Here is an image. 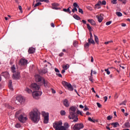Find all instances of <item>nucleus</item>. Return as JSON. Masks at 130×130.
<instances>
[{
	"instance_id": "13d9d810",
	"label": "nucleus",
	"mask_w": 130,
	"mask_h": 130,
	"mask_svg": "<svg viewBox=\"0 0 130 130\" xmlns=\"http://www.w3.org/2000/svg\"><path fill=\"white\" fill-rule=\"evenodd\" d=\"M42 73H43V74H46V73H47V71H46V70H42Z\"/></svg>"
},
{
	"instance_id": "37998d69",
	"label": "nucleus",
	"mask_w": 130,
	"mask_h": 130,
	"mask_svg": "<svg viewBox=\"0 0 130 130\" xmlns=\"http://www.w3.org/2000/svg\"><path fill=\"white\" fill-rule=\"evenodd\" d=\"M88 120L89 121H91V122H95V120L92 119V118H91V117H88Z\"/></svg>"
},
{
	"instance_id": "c85d7f7f",
	"label": "nucleus",
	"mask_w": 130,
	"mask_h": 130,
	"mask_svg": "<svg viewBox=\"0 0 130 130\" xmlns=\"http://www.w3.org/2000/svg\"><path fill=\"white\" fill-rule=\"evenodd\" d=\"M89 46H90V43L89 42L86 43L85 44H84L85 48H88Z\"/></svg>"
},
{
	"instance_id": "c03bdc74",
	"label": "nucleus",
	"mask_w": 130,
	"mask_h": 130,
	"mask_svg": "<svg viewBox=\"0 0 130 130\" xmlns=\"http://www.w3.org/2000/svg\"><path fill=\"white\" fill-rule=\"evenodd\" d=\"M96 105L99 108H101V107H102V105H101V104H100L99 103H97Z\"/></svg>"
},
{
	"instance_id": "39448f33",
	"label": "nucleus",
	"mask_w": 130,
	"mask_h": 130,
	"mask_svg": "<svg viewBox=\"0 0 130 130\" xmlns=\"http://www.w3.org/2000/svg\"><path fill=\"white\" fill-rule=\"evenodd\" d=\"M35 78H36V82H42V84L40 85H44V87H48V86H49V83H48V81H47V80H45V79L41 77V76H40V75H36L35 76Z\"/></svg>"
},
{
	"instance_id": "338daca9",
	"label": "nucleus",
	"mask_w": 130,
	"mask_h": 130,
	"mask_svg": "<svg viewBox=\"0 0 130 130\" xmlns=\"http://www.w3.org/2000/svg\"><path fill=\"white\" fill-rule=\"evenodd\" d=\"M91 90H92V92H93V93H96V91H95V90H94V88L93 87H92L91 88Z\"/></svg>"
},
{
	"instance_id": "5701e85b",
	"label": "nucleus",
	"mask_w": 130,
	"mask_h": 130,
	"mask_svg": "<svg viewBox=\"0 0 130 130\" xmlns=\"http://www.w3.org/2000/svg\"><path fill=\"white\" fill-rule=\"evenodd\" d=\"M73 17L74 18V19H76V20H81V18H80V16H79L77 14H74L73 15Z\"/></svg>"
},
{
	"instance_id": "a878e982",
	"label": "nucleus",
	"mask_w": 130,
	"mask_h": 130,
	"mask_svg": "<svg viewBox=\"0 0 130 130\" xmlns=\"http://www.w3.org/2000/svg\"><path fill=\"white\" fill-rule=\"evenodd\" d=\"M94 37L95 42H96V43H98V41H99V39H98V37H97V36H96L95 35H94Z\"/></svg>"
},
{
	"instance_id": "f3484780",
	"label": "nucleus",
	"mask_w": 130,
	"mask_h": 130,
	"mask_svg": "<svg viewBox=\"0 0 130 130\" xmlns=\"http://www.w3.org/2000/svg\"><path fill=\"white\" fill-rule=\"evenodd\" d=\"M49 120L48 114L44 117V123H48V120Z\"/></svg>"
},
{
	"instance_id": "603ef678",
	"label": "nucleus",
	"mask_w": 130,
	"mask_h": 130,
	"mask_svg": "<svg viewBox=\"0 0 130 130\" xmlns=\"http://www.w3.org/2000/svg\"><path fill=\"white\" fill-rule=\"evenodd\" d=\"M77 114H80V115H83L82 114V112H81V111H79V110H78L77 111Z\"/></svg>"
},
{
	"instance_id": "393cba45",
	"label": "nucleus",
	"mask_w": 130,
	"mask_h": 130,
	"mask_svg": "<svg viewBox=\"0 0 130 130\" xmlns=\"http://www.w3.org/2000/svg\"><path fill=\"white\" fill-rule=\"evenodd\" d=\"M24 91H25V92H26L27 93H32V90L30 89H29L28 88H26L24 90Z\"/></svg>"
},
{
	"instance_id": "b1692460",
	"label": "nucleus",
	"mask_w": 130,
	"mask_h": 130,
	"mask_svg": "<svg viewBox=\"0 0 130 130\" xmlns=\"http://www.w3.org/2000/svg\"><path fill=\"white\" fill-rule=\"evenodd\" d=\"M63 12H65L66 13H69V14H71L72 13V11L70 10V8L67 9H63Z\"/></svg>"
},
{
	"instance_id": "0e129e2a",
	"label": "nucleus",
	"mask_w": 130,
	"mask_h": 130,
	"mask_svg": "<svg viewBox=\"0 0 130 130\" xmlns=\"http://www.w3.org/2000/svg\"><path fill=\"white\" fill-rule=\"evenodd\" d=\"M63 55V53H60L59 54V56H60V57H61V56H62Z\"/></svg>"
},
{
	"instance_id": "423d86ee",
	"label": "nucleus",
	"mask_w": 130,
	"mask_h": 130,
	"mask_svg": "<svg viewBox=\"0 0 130 130\" xmlns=\"http://www.w3.org/2000/svg\"><path fill=\"white\" fill-rule=\"evenodd\" d=\"M27 64H28L27 60L24 58H21L20 59L19 61V66L20 67V70H25V69H26V67H27Z\"/></svg>"
},
{
	"instance_id": "4c0bfd02",
	"label": "nucleus",
	"mask_w": 130,
	"mask_h": 130,
	"mask_svg": "<svg viewBox=\"0 0 130 130\" xmlns=\"http://www.w3.org/2000/svg\"><path fill=\"white\" fill-rule=\"evenodd\" d=\"M73 6L74 7V8H78V9L79 8V6L78 5V4H77V3H74L73 4Z\"/></svg>"
},
{
	"instance_id": "a19ab883",
	"label": "nucleus",
	"mask_w": 130,
	"mask_h": 130,
	"mask_svg": "<svg viewBox=\"0 0 130 130\" xmlns=\"http://www.w3.org/2000/svg\"><path fill=\"white\" fill-rule=\"evenodd\" d=\"M75 12H78L77 8H74V9H72V13H75Z\"/></svg>"
},
{
	"instance_id": "20e7f679",
	"label": "nucleus",
	"mask_w": 130,
	"mask_h": 130,
	"mask_svg": "<svg viewBox=\"0 0 130 130\" xmlns=\"http://www.w3.org/2000/svg\"><path fill=\"white\" fill-rule=\"evenodd\" d=\"M77 108L72 106L69 109L70 115L68 116L70 119H75V118L77 117Z\"/></svg>"
},
{
	"instance_id": "ddd939ff",
	"label": "nucleus",
	"mask_w": 130,
	"mask_h": 130,
	"mask_svg": "<svg viewBox=\"0 0 130 130\" xmlns=\"http://www.w3.org/2000/svg\"><path fill=\"white\" fill-rule=\"evenodd\" d=\"M94 9H101V1H99L94 6Z\"/></svg>"
},
{
	"instance_id": "5fc2aeb1",
	"label": "nucleus",
	"mask_w": 130,
	"mask_h": 130,
	"mask_svg": "<svg viewBox=\"0 0 130 130\" xmlns=\"http://www.w3.org/2000/svg\"><path fill=\"white\" fill-rule=\"evenodd\" d=\"M55 72L56 73H59V70L57 68H55Z\"/></svg>"
},
{
	"instance_id": "ea45409f",
	"label": "nucleus",
	"mask_w": 130,
	"mask_h": 130,
	"mask_svg": "<svg viewBox=\"0 0 130 130\" xmlns=\"http://www.w3.org/2000/svg\"><path fill=\"white\" fill-rule=\"evenodd\" d=\"M105 72H106L107 75H110V71L108 69H105Z\"/></svg>"
},
{
	"instance_id": "79ce46f5",
	"label": "nucleus",
	"mask_w": 130,
	"mask_h": 130,
	"mask_svg": "<svg viewBox=\"0 0 130 130\" xmlns=\"http://www.w3.org/2000/svg\"><path fill=\"white\" fill-rule=\"evenodd\" d=\"M86 25H87V29L88 30H91L92 29V27H91V26H90V24H87Z\"/></svg>"
},
{
	"instance_id": "c756f323",
	"label": "nucleus",
	"mask_w": 130,
	"mask_h": 130,
	"mask_svg": "<svg viewBox=\"0 0 130 130\" xmlns=\"http://www.w3.org/2000/svg\"><path fill=\"white\" fill-rule=\"evenodd\" d=\"M116 15H117V16H118V17H121L122 16V13H121V12H117L116 13Z\"/></svg>"
},
{
	"instance_id": "a18cd8bd",
	"label": "nucleus",
	"mask_w": 130,
	"mask_h": 130,
	"mask_svg": "<svg viewBox=\"0 0 130 130\" xmlns=\"http://www.w3.org/2000/svg\"><path fill=\"white\" fill-rule=\"evenodd\" d=\"M112 116H108L107 118L108 120H111V119H112Z\"/></svg>"
},
{
	"instance_id": "052dcab7",
	"label": "nucleus",
	"mask_w": 130,
	"mask_h": 130,
	"mask_svg": "<svg viewBox=\"0 0 130 130\" xmlns=\"http://www.w3.org/2000/svg\"><path fill=\"white\" fill-rule=\"evenodd\" d=\"M51 27H52L53 28H54V27H55L54 23H51Z\"/></svg>"
},
{
	"instance_id": "412c9836",
	"label": "nucleus",
	"mask_w": 130,
	"mask_h": 130,
	"mask_svg": "<svg viewBox=\"0 0 130 130\" xmlns=\"http://www.w3.org/2000/svg\"><path fill=\"white\" fill-rule=\"evenodd\" d=\"M124 126L127 127V128H129L130 127V122L129 121H127L124 123Z\"/></svg>"
},
{
	"instance_id": "4d7b16f0",
	"label": "nucleus",
	"mask_w": 130,
	"mask_h": 130,
	"mask_svg": "<svg viewBox=\"0 0 130 130\" xmlns=\"http://www.w3.org/2000/svg\"><path fill=\"white\" fill-rule=\"evenodd\" d=\"M104 99L105 100V102H106V101H107V99H108V98H107V96H104Z\"/></svg>"
},
{
	"instance_id": "680f3d73",
	"label": "nucleus",
	"mask_w": 130,
	"mask_h": 130,
	"mask_svg": "<svg viewBox=\"0 0 130 130\" xmlns=\"http://www.w3.org/2000/svg\"><path fill=\"white\" fill-rule=\"evenodd\" d=\"M51 90H52V92L53 94L55 93V90L54 89H53V88H52Z\"/></svg>"
},
{
	"instance_id": "9d476101",
	"label": "nucleus",
	"mask_w": 130,
	"mask_h": 130,
	"mask_svg": "<svg viewBox=\"0 0 130 130\" xmlns=\"http://www.w3.org/2000/svg\"><path fill=\"white\" fill-rule=\"evenodd\" d=\"M57 7H59V4L57 3L52 4V9H53V10H60V9L57 8Z\"/></svg>"
},
{
	"instance_id": "aec40b11",
	"label": "nucleus",
	"mask_w": 130,
	"mask_h": 130,
	"mask_svg": "<svg viewBox=\"0 0 130 130\" xmlns=\"http://www.w3.org/2000/svg\"><path fill=\"white\" fill-rule=\"evenodd\" d=\"M88 42L90 44H95V42H94V40H93V39H88Z\"/></svg>"
},
{
	"instance_id": "4be33fe9",
	"label": "nucleus",
	"mask_w": 130,
	"mask_h": 130,
	"mask_svg": "<svg viewBox=\"0 0 130 130\" xmlns=\"http://www.w3.org/2000/svg\"><path fill=\"white\" fill-rule=\"evenodd\" d=\"M111 125H113V127H117V125H119L118 122H114L111 123Z\"/></svg>"
},
{
	"instance_id": "49530a36",
	"label": "nucleus",
	"mask_w": 130,
	"mask_h": 130,
	"mask_svg": "<svg viewBox=\"0 0 130 130\" xmlns=\"http://www.w3.org/2000/svg\"><path fill=\"white\" fill-rule=\"evenodd\" d=\"M18 9H19V10H20V13H23V10H22V6L19 5L18 6Z\"/></svg>"
},
{
	"instance_id": "0eeeda50",
	"label": "nucleus",
	"mask_w": 130,
	"mask_h": 130,
	"mask_svg": "<svg viewBox=\"0 0 130 130\" xmlns=\"http://www.w3.org/2000/svg\"><path fill=\"white\" fill-rule=\"evenodd\" d=\"M11 72L13 73V79H18L20 77V72L17 71L16 68H15V65H13L11 68Z\"/></svg>"
},
{
	"instance_id": "8fccbe9b",
	"label": "nucleus",
	"mask_w": 130,
	"mask_h": 130,
	"mask_svg": "<svg viewBox=\"0 0 130 130\" xmlns=\"http://www.w3.org/2000/svg\"><path fill=\"white\" fill-rule=\"evenodd\" d=\"M89 80L90 81V82H91V83H93V77L90 76Z\"/></svg>"
},
{
	"instance_id": "c9c22d12",
	"label": "nucleus",
	"mask_w": 130,
	"mask_h": 130,
	"mask_svg": "<svg viewBox=\"0 0 130 130\" xmlns=\"http://www.w3.org/2000/svg\"><path fill=\"white\" fill-rule=\"evenodd\" d=\"M75 118V119H74L73 122H77V121H78V120H79V118H78V116L76 115V117L74 118Z\"/></svg>"
},
{
	"instance_id": "1a4fd4ad",
	"label": "nucleus",
	"mask_w": 130,
	"mask_h": 130,
	"mask_svg": "<svg viewBox=\"0 0 130 130\" xmlns=\"http://www.w3.org/2000/svg\"><path fill=\"white\" fill-rule=\"evenodd\" d=\"M24 101V98H23V96L21 95H19L16 97L15 102V103H18V102H19V103L21 104V103H23Z\"/></svg>"
},
{
	"instance_id": "e433bc0d",
	"label": "nucleus",
	"mask_w": 130,
	"mask_h": 130,
	"mask_svg": "<svg viewBox=\"0 0 130 130\" xmlns=\"http://www.w3.org/2000/svg\"><path fill=\"white\" fill-rule=\"evenodd\" d=\"M63 69H64V70H68L69 69V64H67L63 66Z\"/></svg>"
},
{
	"instance_id": "58836bf2",
	"label": "nucleus",
	"mask_w": 130,
	"mask_h": 130,
	"mask_svg": "<svg viewBox=\"0 0 130 130\" xmlns=\"http://www.w3.org/2000/svg\"><path fill=\"white\" fill-rule=\"evenodd\" d=\"M78 10L79 13H81V14H84V11H83L82 9L78 8Z\"/></svg>"
},
{
	"instance_id": "7ed1b4c3",
	"label": "nucleus",
	"mask_w": 130,
	"mask_h": 130,
	"mask_svg": "<svg viewBox=\"0 0 130 130\" xmlns=\"http://www.w3.org/2000/svg\"><path fill=\"white\" fill-rule=\"evenodd\" d=\"M15 117H17L20 122H25L27 120V116L25 114L22 113L21 110L16 112L15 114Z\"/></svg>"
},
{
	"instance_id": "dca6fc26",
	"label": "nucleus",
	"mask_w": 130,
	"mask_h": 130,
	"mask_svg": "<svg viewBox=\"0 0 130 130\" xmlns=\"http://www.w3.org/2000/svg\"><path fill=\"white\" fill-rule=\"evenodd\" d=\"M8 87L11 91H13L14 90V88H13V86L12 85V80H9L8 83Z\"/></svg>"
},
{
	"instance_id": "774afa93",
	"label": "nucleus",
	"mask_w": 130,
	"mask_h": 130,
	"mask_svg": "<svg viewBox=\"0 0 130 130\" xmlns=\"http://www.w3.org/2000/svg\"><path fill=\"white\" fill-rule=\"evenodd\" d=\"M79 107H80V108L83 109V108H84V106H83V105H80L79 106Z\"/></svg>"
},
{
	"instance_id": "bb28decb",
	"label": "nucleus",
	"mask_w": 130,
	"mask_h": 130,
	"mask_svg": "<svg viewBox=\"0 0 130 130\" xmlns=\"http://www.w3.org/2000/svg\"><path fill=\"white\" fill-rule=\"evenodd\" d=\"M73 46L74 47H78V41H74L73 42Z\"/></svg>"
},
{
	"instance_id": "6ab92c4d",
	"label": "nucleus",
	"mask_w": 130,
	"mask_h": 130,
	"mask_svg": "<svg viewBox=\"0 0 130 130\" xmlns=\"http://www.w3.org/2000/svg\"><path fill=\"white\" fill-rule=\"evenodd\" d=\"M2 75L3 76V77H5V78H7V77H9V76H10V74H9L8 72H3L2 73Z\"/></svg>"
},
{
	"instance_id": "f704fd0d",
	"label": "nucleus",
	"mask_w": 130,
	"mask_h": 130,
	"mask_svg": "<svg viewBox=\"0 0 130 130\" xmlns=\"http://www.w3.org/2000/svg\"><path fill=\"white\" fill-rule=\"evenodd\" d=\"M117 0H112L111 1V3L113 4V5H116L117 4Z\"/></svg>"
},
{
	"instance_id": "a211bd4d",
	"label": "nucleus",
	"mask_w": 130,
	"mask_h": 130,
	"mask_svg": "<svg viewBox=\"0 0 130 130\" xmlns=\"http://www.w3.org/2000/svg\"><path fill=\"white\" fill-rule=\"evenodd\" d=\"M88 22L91 23V24L93 26H95V25H96V22H95V21H94L93 19H88Z\"/></svg>"
},
{
	"instance_id": "72a5a7b5",
	"label": "nucleus",
	"mask_w": 130,
	"mask_h": 130,
	"mask_svg": "<svg viewBox=\"0 0 130 130\" xmlns=\"http://www.w3.org/2000/svg\"><path fill=\"white\" fill-rule=\"evenodd\" d=\"M60 114L61 115H66V111H64V110H61L60 112Z\"/></svg>"
},
{
	"instance_id": "f257e3e1",
	"label": "nucleus",
	"mask_w": 130,
	"mask_h": 130,
	"mask_svg": "<svg viewBox=\"0 0 130 130\" xmlns=\"http://www.w3.org/2000/svg\"><path fill=\"white\" fill-rule=\"evenodd\" d=\"M40 112L37 109H34L29 113V117L34 122L37 123L40 120Z\"/></svg>"
},
{
	"instance_id": "bf43d9fd",
	"label": "nucleus",
	"mask_w": 130,
	"mask_h": 130,
	"mask_svg": "<svg viewBox=\"0 0 130 130\" xmlns=\"http://www.w3.org/2000/svg\"><path fill=\"white\" fill-rule=\"evenodd\" d=\"M121 26L122 27H125V26H126V24L123 23H121Z\"/></svg>"
},
{
	"instance_id": "7c9ffc66",
	"label": "nucleus",
	"mask_w": 130,
	"mask_h": 130,
	"mask_svg": "<svg viewBox=\"0 0 130 130\" xmlns=\"http://www.w3.org/2000/svg\"><path fill=\"white\" fill-rule=\"evenodd\" d=\"M61 83L64 87H66L69 84V83L66 81H62Z\"/></svg>"
},
{
	"instance_id": "6e6d98bb",
	"label": "nucleus",
	"mask_w": 130,
	"mask_h": 130,
	"mask_svg": "<svg viewBox=\"0 0 130 130\" xmlns=\"http://www.w3.org/2000/svg\"><path fill=\"white\" fill-rule=\"evenodd\" d=\"M122 3L123 5H125V4H126V0H123Z\"/></svg>"
},
{
	"instance_id": "2eb2a0df",
	"label": "nucleus",
	"mask_w": 130,
	"mask_h": 130,
	"mask_svg": "<svg viewBox=\"0 0 130 130\" xmlns=\"http://www.w3.org/2000/svg\"><path fill=\"white\" fill-rule=\"evenodd\" d=\"M28 52L30 54L34 53V52H35V48L33 47L29 48L28 50Z\"/></svg>"
},
{
	"instance_id": "69168bd1",
	"label": "nucleus",
	"mask_w": 130,
	"mask_h": 130,
	"mask_svg": "<svg viewBox=\"0 0 130 130\" xmlns=\"http://www.w3.org/2000/svg\"><path fill=\"white\" fill-rule=\"evenodd\" d=\"M82 23H83V24H86V23H87V22H86V21L84 20H82Z\"/></svg>"
},
{
	"instance_id": "de8ad7c7",
	"label": "nucleus",
	"mask_w": 130,
	"mask_h": 130,
	"mask_svg": "<svg viewBox=\"0 0 130 130\" xmlns=\"http://www.w3.org/2000/svg\"><path fill=\"white\" fill-rule=\"evenodd\" d=\"M101 5L103 6H105V5H106V1H103L102 2H101Z\"/></svg>"
},
{
	"instance_id": "e2e57ef3",
	"label": "nucleus",
	"mask_w": 130,
	"mask_h": 130,
	"mask_svg": "<svg viewBox=\"0 0 130 130\" xmlns=\"http://www.w3.org/2000/svg\"><path fill=\"white\" fill-rule=\"evenodd\" d=\"M91 62H93L94 61V58L92 56L91 57Z\"/></svg>"
},
{
	"instance_id": "f03ea898",
	"label": "nucleus",
	"mask_w": 130,
	"mask_h": 130,
	"mask_svg": "<svg viewBox=\"0 0 130 130\" xmlns=\"http://www.w3.org/2000/svg\"><path fill=\"white\" fill-rule=\"evenodd\" d=\"M30 88L34 90L32 95L35 99H39L38 97L42 95V92L38 91L40 89V86L36 83H32L30 85Z\"/></svg>"
},
{
	"instance_id": "4468645a",
	"label": "nucleus",
	"mask_w": 130,
	"mask_h": 130,
	"mask_svg": "<svg viewBox=\"0 0 130 130\" xmlns=\"http://www.w3.org/2000/svg\"><path fill=\"white\" fill-rule=\"evenodd\" d=\"M68 88V90H69V91H73L74 90V88H73V86H72V84H71L70 83H69L67 85V86H66Z\"/></svg>"
},
{
	"instance_id": "9b49d317",
	"label": "nucleus",
	"mask_w": 130,
	"mask_h": 130,
	"mask_svg": "<svg viewBox=\"0 0 130 130\" xmlns=\"http://www.w3.org/2000/svg\"><path fill=\"white\" fill-rule=\"evenodd\" d=\"M103 14H100V15H96V17L98 20L99 23H101L103 21Z\"/></svg>"
},
{
	"instance_id": "864d4df0",
	"label": "nucleus",
	"mask_w": 130,
	"mask_h": 130,
	"mask_svg": "<svg viewBox=\"0 0 130 130\" xmlns=\"http://www.w3.org/2000/svg\"><path fill=\"white\" fill-rule=\"evenodd\" d=\"M84 107H85L84 109V111H87V110H89V108H88V107H87V106H85Z\"/></svg>"
},
{
	"instance_id": "09e8293b",
	"label": "nucleus",
	"mask_w": 130,
	"mask_h": 130,
	"mask_svg": "<svg viewBox=\"0 0 130 130\" xmlns=\"http://www.w3.org/2000/svg\"><path fill=\"white\" fill-rule=\"evenodd\" d=\"M111 23H112L111 21H108L106 22V25H107V26H109V25H110Z\"/></svg>"
},
{
	"instance_id": "2f4dec72",
	"label": "nucleus",
	"mask_w": 130,
	"mask_h": 130,
	"mask_svg": "<svg viewBox=\"0 0 130 130\" xmlns=\"http://www.w3.org/2000/svg\"><path fill=\"white\" fill-rule=\"evenodd\" d=\"M61 83L64 87H66L69 84V83L66 81H62Z\"/></svg>"
},
{
	"instance_id": "6e6552de",
	"label": "nucleus",
	"mask_w": 130,
	"mask_h": 130,
	"mask_svg": "<svg viewBox=\"0 0 130 130\" xmlns=\"http://www.w3.org/2000/svg\"><path fill=\"white\" fill-rule=\"evenodd\" d=\"M84 128V125L83 123H76L75 125L73 127V129L74 130H80Z\"/></svg>"
},
{
	"instance_id": "473e14b6",
	"label": "nucleus",
	"mask_w": 130,
	"mask_h": 130,
	"mask_svg": "<svg viewBox=\"0 0 130 130\" xmlns=\"http://www.w3.org/2000/svg\"><path fill=\"white\" fill-rule=\"evenodd\" d=\"M41 5H42L41 3L38 2L37 4H36V5L34 6V8H36L37 7H39V6H41Z\"/></svg>"
},
{
	"instance_id": "f8f14e48",
	"label": "nucleus",
	"mask_w": 130,
	"mask_h": 130,
	"mask_svg": "<svg viewBox=\"0 0 130 130\" xmlns=\"http://www.w3.org/2000/svg\"><path fill=\"white\" fill-rule=\"evenodd\" d=\"M63 103L65 107H69V106H70V103L67 99H64L63 101Z\"/></svg>"
},
{
	"instance_id": "cd10ccee",
	"label": "nucleus",
	"mask_w": 130,
	"mask_h": 130,
	"mask_svg": "<svg viewBox=\"0 0 130 130\" xmlns=\"http://www.w3.org/2000/svg\"><path fill=\"white\" fill-rule=\"evenodd\" d=\"M15 127H16V128H20V127H21V124L17 123V124H16L15 125Z\"/></svg>"
},
{
	"instance_id": "3c124183",
	"label": "nucleus",
	"mask_w": 130,
	"mask_h": 130,
	"mask_svg": "<svg viewBox=\"0 0 130 130\" xmlns=\"http://www.w3.org/2000/svg\"><path fill=\"white\" fill-rule=\"evenodd\" d=\"M56 76H58V77H59L60 78H62V75H61V74L57 73L56 74Z\"/></svg>"
}]
</instances>
